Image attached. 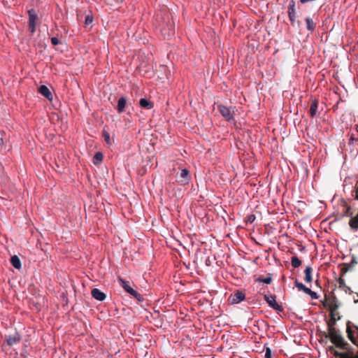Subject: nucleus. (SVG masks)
<instances>
[{
	"label": "nucleus",
	"mask_w": 358,
	"mask_h": 358,
	"mask_svg": "<svg viewBox=\"0 0 358 358\" xmlns=\"http://www.w3.org/2000/svg\"><path fill=\"white\" fill-rule=\"evenodd\" d=\"M264 299L271 308L277 311L283 310L282 306L276 301V296L275 295H264Z\"/></svg>",
	"instance_id": "4"
},
{
	"label": "nucleus",
	"mask_w": 358,
	"mask_h": 358,
	"mask_svg": "<svg viewBox=\"0 0 358 358\" xmlns=\"http://www.w3.org/2000/svg\"><path fill=\"white\" fill-rule=\"evenodd\" d=\"M93 22V17L92 15H87L85 20V25H90Z\"/></svg>",
	"instance_id": "33"
},
{
	"label": "nucleus",
	"mask_w": 358,
	"mask_h": 358,
	"mask_svg": "<svg viewBox=\"0 0 358 358\" xmlns=\"http://www.w3.org/2000/svg\"><path fill=\"white\" fill-rule=\"evenodd\" d=\"M5 338H6V343L9 346H13V345L17 344L22 339L21 335L20 334L19 332H17L16 331H15V333L13 334L6 335Z\"/></svg>",
	"instance_id": "5"
},
{
	"label": "nucleus",
	"mask_w": 358,
	"mask_h": 358,
	"mask_svg": "<svg viewBox=\"0 0 358 358\" xmlns=\"http://www.w3.org/2000/svg\"><path fill=\"white\" fill-rule=\"evenodd\" d=\"M288 17L292 25L296 22V3L294 1L291 0L289 5H288Z\"/></svg>",
	"instance_id": "6"
},
{
	"label": "nucleus",
	"mask_w": 358,
	"mask_h": 358,
	"mask_svg": "<svg viewBox=\"0 0 358 358\" xmlns=\"http://www.w3.org/2000/svg\"><path fill=\"white\" fill-rule=\"evenodd\" d=\"M103 136L104 138V140H105L106 143L108 145H110L112 144V141H111V139H110V134L107 131H103Z\"/></svg>",
	"instance_id": "30"
},
{
	"label": "nucleus",
	"mask_w": 358,
	"mask_h": 358,
	"mask_svg": "<svg viewBox=\"0 0 358 358\" xmlns=\"http://www.w3.org/2000/svg\"><path fill=\"white\" fill-rule=\"evenodd\" d=\"M36 23L29 22V30L31 34L36 31Z\"/></svg>",
	"instance_id": "34"
},
{
	"label": "nucleus",
	"mask_w": 358,
	"mask_h": 358,
	"mask_svg": "<svg viewBox=\"0 0 358 358\" xmlns=\"http://www.w3.org/2000/svg\"><path fill=\"white\" fill-rule=\"evenodd\" d=\"M91 294L94 299H95L99 301H103V300H105V299L106 297V294L103 293V292H101L98 288L92 289Z\"/></svg>",
	"instance_id": "11"
},
{
	"label": "nucleus",
	"mask_w": 358,
	"mask_h": 358,
	"mask_svg": "<svg viewBox=\"0 0 358 358\" xmlns=\"http://www.w3.org/2000/svg\"><path fill=\"white\" fill-rule=\"evenodd\" d=\"M255 281L256 282H264V283H266V284H270L272 281V278L271 277V275H268L265 278H262V277H259V278H257L255 279Z\"/></svg>",
	"instance_id": "27"
},
{
	"label": "nucleus",
	"mask_w": 358,
	"mask_h": 358,
	"mask_svg": "<svg viewBox=\"0 0 358 358\" xmlns=\"http://www.w3.org/2000/svg\"><path fill=\"white\" fill-rule=\"evenodd\" d=\"M324 306H329V313H335V311L337 310L339 307L337 298L336 296H333L331 299H329L328 303H324Z\"/></svg>",
	"instance_id": "8"
},
{
	"label": "nucleus",
	"mask_w": 358,
	"mask_h": 358,
	"mask_svg": "<svg viewBox=\"0 0 358 358\" xmlns=\"http://www.w3.org/2000/svg\"><path fill=\"white\" fill-rule=\"evenodd\" d=\"M355 131L358 133V124L355 125Z\"/></svg>",
	"instance_id": "43"
},
{
	"label": "nucleus",
	"mask_w": 358,
	"mask_h": 358,
	"mask_svg": "<svg viewBox=\"0 0 358 358\" xmlns=\"http://www.w3.org/2000/svg\"><path fill=\"white\" fill-rule=\"evenodd\" d=\"M351 269L352 268L350 267H349L348 263L347 264H345L343 266V267H342L341 268V275H345V273H347L348 271L351 270Z\"/></svg>",
	"instance_id": "32"
},
{
	"label": "nucleus",
	"mask_w": 358,
	"mask_h": 358,
	"mask_svg": "<svg viewBox=\"0 0 358 358\" xmlns=\"http://www.w3.org/2000/svg\"><path fill=\"white\" fill-rule=\"evenodd\" d=\"M329 315L331 318L327 322V332H331V328L335 327V324L337 320L335 317V313H329Z\"/></svg>",
	"instance_id": "22"
},
{
	"label": "nucleus",
	"mask_w": 358,
	"mask_h": 358,
	"mask_svg": "<svg viewBox=\"0 0 358 358\" xmlns=\"http://www.w3.org/2000/svg\"><path fill=\"white\" fill-rule=\"evenodd\" d=\"M38 92L49 101L52 100V94L47 86L44 85H41L38 88Z\"/></svg>",
	"instance_id": "9"
},
{
	"label": "nucleus",
	"mask_w": 358,
	"mask_h": 358,
	"mask_svg": "<svg viewBox=\"0 0 358 358\" xmlns=\"http://www.w3.org/2000/svg\"><path fill=\"white\" fill-rule=\"evenodd\" d=\"M354 198L358 201V189L355 188V194L353 195Z\"/></svg>",
	"instance_id": "39"
},
{
	"label": "nucleus",
	"mask_w": 358,
	"mask_h": 358,
	"mask_svg": "<svg viewBox=\"0 0 358 358\" xmlns=\"http://www.w3.org/2000/svg\"><path fill=\"white\" fill-rule=\"evenodd\" d=\"M139 105L141 108L145 109H152L154 107L153 103L145 98H141L140 99Z\"/></svg>",
	"instance_id": "15"
},
{
	"label": "nucleus",
	"mask_w": 358,
	"mask_h": 358,
	"mask_svg": "<svg viewBox=\"0 0 358 358\" xmlns=\"http://www.w3.org/2000/svg\"><path fill=\"white\" fill-rule=\"evenodd\" d=\"M296 287H297L299 290L303 291L306 294H308L309 288L306 287L305 285L302 282H299L297 280L295 281Z\"/></svg>",
	"instance_id": "25"
},
{
	"label": "nucleus",
	"mask_w": 358,
	"mask_h": 358,
	"mask_svg": "<svg viewBox=\"0 0 358 358\" xmlns=\"http://www.w3.org/2000/svg\"><path fill=\"white\" fill-rule=\"evenodd\" d=\"M306 22L307 25V29L310 31H313L315 29V24L313 22V19L310 17H306Z\"/></svg>",
	"instance_id": "23"
},
{
	"label": "nucleus",
	"mask_w": 358,
	"mask_h": 358,
	"mask_svg": "<svg viewBox=\"0 0 358 358\" xmlns=\"http://www.w3.org/2000/svg\"><path fill=\"white\" fill-rule=\"evenodd\" d=\"M329 351L332 352L335 357H338L339 358H357V357H350L347 353H341L336 351L334 346H329Z\"/></svg>",
	"instance_id": "13"
},
{
	"label": "nucleus",
	"mask_w": 358,
	"mask_h": 358,
	"mask_svg": "<svg viewBox=\"0 0 358 358\" xmlns=\"http://www.w3.org/2000/svg\"><path fill=\"white\" fill-rule=\"evenodd\" d=\"M325 336L329 338L336 347L341 349L348 348V343L343 338L341 332L337 330L336 327H332L331 329V332L326 333Z\"/></svg>",
	"instance_id": "1"
},
{
	"label": "nucleus",
	"mask_w": 358,
	"mask_h": 358,
	"mask_svg": "<svg viewBox=\"0 0 358 358\" xmlns=\"http://www.w3.org/2000/svg\"><path fill=\"white\" fill-rule=\"evenodd\" d=\"M120 285L124 288V289L133 296L138 301H143V296L136 290H134L129 285V282L122 279V278H118Z\"/></svg>",
	"instance_id": "3"
},
{
	"label": "nucleus",
	"mask_w": 358,
	"mask_h": 358,
	"mask_svg": "<svg viewBox=\"0 0 358 358\" xmlns=\"http://www.w3.org/2000/svg\"><path fill=\"white\" fill-rule=\"evenodd\" d=\"M355 188H357L358 189V181L356 182Z\"/></svg>",
	"instance_id": "44"
},
{
	"label": "nucleus",
	"mask_w": 358,
	"mask_h": 358,
	"mask_svg": "<svg viewBox=\"0 0 358 358\" xmlns=\"http://www.w3.org/2000/svg\"><path fill=\"white\" fill-rule=\"evenodd\" d=\"M353 327L355 328V329H356L357 331V337H358V326L353 324Z\"/></svg>",
	"instance_id": "41"
},
{
	"label": "nucleus",
	"mask_w": 358,
	"mask_h": 358,
	"mask_svg": "<svg viewBox=\"0 0 358 358\" xmlns=\"http://www.w3.org/2000/svg\"><path fill=\"white\" fill-rule=\"evenodd\" d=\"M338 287L340 289H341L342 290H343L344 292H345L346 293H352V292L350 287H349V286L346 285L344 278H343L342 277H340L338 278Z\"/></svg>",
	"instance_id": "14"
},
{
	"label": "nucleus",
	"mask_w": 358,
	"mask_h": 358,
	"mask_svg": "<svg viewBox=\"0 0 358 358\" xmlns=\"http://www.w3.org/2000/svg\"><path fill=\"white\" fill-rule=\"evenodd\" d=\"M291 265L294 268H298L301 265V261L297 256H292L291 259Z\"/></svg>",
	"instance_id": "24"
},
{
	"label": "nucleus",
	"mask_w": 358,
	"mask_h": 358,
	"mask_svg": "<svg viewBox=\"0 0 358 358\" xmlns=\"http://www.w3.org/2000/svg\"><path fill=\"white\" fill-rule=\"evenodd\" d=\"M264 356L266 358H271V351L270 348H266Z\"/></svg>",
	"instance_id": "37"
},
{
	"label": "nucleus",
	"mask_w": 358,
	"mask_h": 358,
	"mask_svg": "<svg viewBox=\"0 0 358 358\" xmlns=\"http://www.w3.org/2000/svg\"><path fill=\"white\" fill-rule=\"evenodd\" d=\"M353 212L352 211V208L350 206H347L345 210L344 211V216L350 217L352 218L353 216Z\"/></svg>",
	"instance_id": "31"
},
{
	"label": "nucleus",
	"mask_w": 358,
	"mask_h": 358,
	"mask_svg": "<svg viewBox=\"0 0 358 358\" xmlns=\"http://www.w3.org/2000/svg\"><path fill=\"white\" fill-rule=\"evenodd\" d=\"M166 24L162 25L161 32L166 39H170L175 34V27L173 22H171L169 17H167Z\"/></svg>",
	"instance_id": "2"
},
{
	"label": "nucleus",
	"mask_w": 358,
	"mask_h": 358,
	"mask_svg": "<svg viewBox=\"0 0 358 358\" xmlns=\"http://www.w3.org/2000/svg\"><path fill=\"white\" fill-rule=\"evenodd\" d=\"M10 263L12 266L16 269H20L22 267L21 261L17 255H13L11 257Z\"/></svg>",
	"instance_id": "20"
},
{
	"label": "nucleus",
	"mask_w": 358,
	"mask_h": 358,
	"mask_svg": "<svg viewBox=\"0 0 358 358\" xmlns=\"http://www.w3.org/2000/svg\"><path fill=\"white\" fill-rule=\"evenodd\" d=\"M127 104V100L124 97H120L118 99L117 105L116 106V110L119 113H122L124 110L125 106Z\"/></svg>",
	"instance_id": "17"
},
{
	"label": "nucleus",
	"mask_w": 358,
	"mask_h": 358,
	"mask_svg": "<svg viewBox=\"0 0 358 358\" xmlns=\"http://www.w3.org/2000/svg\"><path fill=\"white\" fill-rule=\"evenodd\" d=\"M180 176V178L185 179V180L188 181L189 180V171L187 169H182Z\"/></svg>",
	"instance_id": "28"
},
{
	"label": "nucleus",
	"mask_w": 358,
	"mask_h": 358,
	"mask_svg": "<svg viewBox=\"0 0 358 358\" xmlns=\"http://www.w3.org/2000/svg\"><path fill=\"white\" fill-rule=\"evenodd\" d=\"M346 331L348 338L354 343V345H357L356 339L355 338V331L351 329L350 322L347 323Z\"/></svg>",
	"instance_id": "18"
},
{
	"label": "nucleus",
	"mask_w": 358,
	"mask_h": 358,
	"mask_svg": "<svg viewBox=\"0 0 358 358\" xmlns=\"http://www.w3.org/2000/svg\"><path fill=\"white\" fill-rule=\"evenodd\" d=\"M103 158V154L100 152H96L93 158V162L94 164H99L102 162Z\"/></svg>",
	"instance_id": "26"
},
{
	"label": "nucleus",
	"mask_w": 358,
	"mask_h": 358,
	"mask_svg": "<svg viewBox=\"0 0 358 358\" xmlns=\"http://www.w3.org/2000/svg\"><path fill=\"white\" fill-rule=\"evenodd\" d=\"M316 285H318V280L315 281Z\"/></svg>",
	"instance_id": "48"
},
{
	"label": "nucleus",
	"mask_w": 358,
	"mask_h": 358,
	"mask_svg": "<svg viewBox=\"0 0 358 358\" xmlns=\"http://www.w3.org/2000/svg\"><path fill=\"white\" fill-rule=\"evenodd\" d=\"M348 225L353 231L358 230V212L349 220Z\"/></svg>",
	"instance_id": "12"
},
{
	"label": "nucleus",
	"mask_w": 358,
	"mask_h": 358,
	"mask_svg": "<svg viewBox=\"0 0 358 358\" xmlns=\"http://www.w3.org/2000/svg\"><path fill=\"white\" fill-rule=\"evenodd\" d=\"M256 219L255 215L254 214H250L248 216V222H250V223H252Z\"/></svg>",
	"instance_id": "38"
},
{
	"label": "nucleus",
	"mask_w": 358,
	"mask_h": 358,
	"mask_svg": "<svg viewBox=\"0 0 358 358\" xmlns=\"http://www.w3.org/2000/svg\"><path fill=\"white\" fill-rule=\"evenodd\" d=\"M245 299V294L241 292V291H236L229 298V301L232 304H236L238 303L243 301H244Z\"/></svg>",
	"instance_id": "7"
},
{
	"label": "nucleus",
	"mask_w": 358,
	"mask_h": 358,
	"mask_svg": "<svg viewBox=\"0 0 358 358\" xmlns=\"http://www.w3.org/2000/svg\"><path fill=\"white\" fill-rule=\"evenodd\" d=\"M308 295H309L312 299H317L318 298V295L317 294V293L314 291H312L310 289H309V291L308 292Z\"/></svg>",
	"instance_id": "35"
},
{
	"label": "nucleus",
	"mask_w": 358,
	"mask_h": 358,
	"mask_svg": "<svg viewBox=\"0 0 358 358\" xmlns=\"http://www.w3.org/2000/svg\"><path fill=\"white\" fill-rule=\"evenodd\" d=\"M3 140L2 138H0V145H3Z\"/></svg>",
	"instance_id": "42"
},
{
	"label": "nucleus",
	"mask_w": 358,
	"mask_h": 358,
	"mask_svg": "<svg viewBox=\"0 0 358 358\" xmlns=\"http://www.w3.org/2000/svg\"><path fill=\"white\" fill-rule=\"evenodd\" d=\"M357 358H358V356H357Z\"/></svg>",
	"instance_id": "49"
},
{
	"label": "nucleus",
	"mask_w": 358,
	"mask_h": 358,
	"mask_svg": "<svg viewBox=\"0 0 358 358\" xmlns=\"http://www.w3.org/2000/svg\"><path fill=\"white\" fill-rule=\"evenodd\" d=\"M308 1H314V0H301V3H305Z\"/></svg>",
	"instance_id": "40"
},
{
	"label": "nucleus",
	"mask_w": 358,
	"mask_h": 358,
	"mask_svg": "<svg viewBox=\"0 0 358 358\" xmlns=\"http://www.w3.org/2000/svg\"><path fill=\"white\" fill-rule=\"evenodd\" d=\"M29 22L37 23L38 20V15L36 14L34 9H30L28 10Z\"/></svg>",
	"instance_id": "19"
},
{
	"label": "nucleus",
	"mask_w": 358,
	"mask_h": 358,
	"mask_svg": "<svg viewBox=\"0 0 358 358\" xmlns=\"http://www.w3.org/2000/svg\"><path fill=\"white\" fill-rule=\"evenodd\" d=\"M256 260H258V258H256V259H254L252 262H256Z\"/></svg>",
	"instance_id": "45"
},
{
	"label": "nucleus",
	"mask_w": 358,
	"mask_h": 358,
	"mask_svg": "<svg viewBox=\"0 0 358 358\" xmlns=\"http://www.w3.org/2000/svg\"><path fill=\"white\" fill-rule=\"evenodd\" d=\"M358 264L357 258L355 255H352V259L350 263H348L349 267H350L352 269Z\"/></svg>",
	"instance_id": "29"
},
{
	"label": "nucleus",
	"mask_w": 358,
	"mask_h": 358,
	"mask_svg": "<svg viewBox=\"0 0 358 358\" xmlns=\"http://www.w3.org/2000/svg\"><path fill=\"white\" fill-rule=\"evenodd\" d=\"M51 43L54 45H57L60 44V41L57 37H52Z\"/></svg>",
	"instance_id": "36"
},
{
	"label": "nucleus",
	"mask_w": 358,
	"mask_h": 358,
	"mask_svg": "<svg viewBox=\"0 0 358 358\" xmlns=\"http://www.w3.org/2000/svg\"><path fill=\"white\" fill-rule=\"evenodd\" d=\"M317 107H318V101H317V99H314L310 104V109L308 111L309 115L311 117H314L316 115Z\"/></svg>",
	"instance_id": "16"
},
{
	"label": "nucleus",
	"mask_w": 358,
	"mask_h": 358,
	"mask_svg": "<svg viewBox=\"0 0 358 358\" xmlns=\"http://www.w3.org/2000/svg\"><path fill=\"white\" fill-rule=\"evenodd\" d=\"M218 108L222 115L227 120H230L232 119L233 115L230 110L224 106L219 105Z\"/></svg>",
	"instance_id": "10"
},
{
	"label": "nucleus",
	"mask_w": 358,
	"mask_h": 358,
	"mask_svg": "<svg viewBox=\"0 0 358 358\" xmlns=\"http://www.w3.org/2000/svg\"><path fill=\"white\" fill-rule=\"evenodd\" d=\"M305 278L304 280L306 282H311L313 281L312 273L313 268L310 266H307L304 271Z\"/></svg>",
	"instance_id": "21"
},
{
	"label": "nucleus",
	"mask_w": 358,
	"mask_h": 358,
	"mask_svg": "<svg viewBox=\"0 0 358 358\" xmlns=\"http://www.w3.org/2000/svg\"><path fill=\"white\" fill-rule=\"evenodd\" d=\"M350 140H351V141H355V138H354L353 137H352V138H350Z\"/></svg>",
	"instance_id": "46"
},
{
	"label": "nucleus",
	"mask_w": 358,
	"mask_h": 358,
	"mask_svg": "<svg viewBox=\"0 0 358 358\" xmlns=\"http://www.w3.org/2000/svg\"><path fill=\"white\" fill-rule=\"evenodd\" d=\"M296 22L297 23V24H300V22L297 21Z\"/></svg>",
	"instance_id": "47"
}]
</instances>
